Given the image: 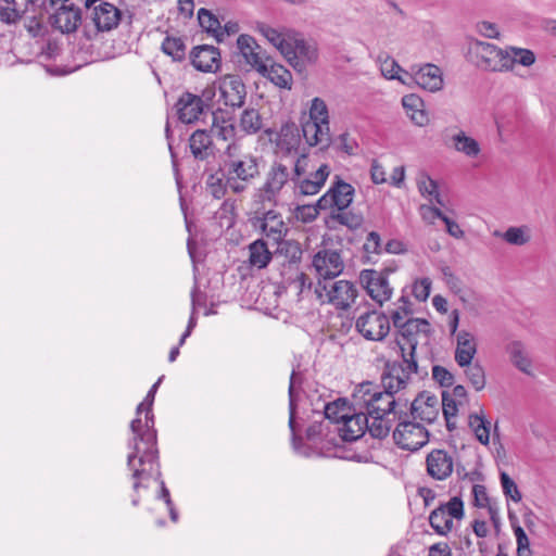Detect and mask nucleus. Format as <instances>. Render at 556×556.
Listing matches in <instances>:
<instances>
[{"label":"nucleus","instance_id":"obj_38","mask_svg":"<svg viewBox=\"0 0 556 556\" xmlns=\"http://www.w3.org/2000/svg\"><path fill=\"white\" fill-rule=\"evenodd\" d=\"M200 26L207 33L213 34L218 42L223 41V31L219 20L208 10L201 8L198 12Z\"/></svg>","mask_w":556,"mask_h":556},{"label":"nucleus","instance_id":"obj_36","mask_svg":"<svg viewBox=\"0 0 556 556\" xmlns=\"http://www.w3.org/2000/svg\"><path fill=\"white\" fill-rule=\"evenodd\" d=\"M352 412L353 401L351 402V406H349L345 399H338L331 403H327L324 408L325 418L334 424H342Z\"/></svg>","mask_w":556,"mask_h":556},{"label":"nucleus","instance_id":"obj_20","mask_svg":"<svg viewBox=\"0 0 556 556\" xmlns=\"http://www.w3.org/2000/svg\"><path fill=\"white\" fill-rule=\"evenodd\" d=\"M219 101L230 108H241L244 104L247 89L239 75H226L219 81Z\"/></svg>","mask_w":556,"mask_h":556},{"label":"nucleus","instance_id":"obj_54","mask_svg":"<svg viewBox=\"0 0 556 556\" xmlns=\"http://www.w3.org/2000/svg\"><path fill=\"white\" fill-rule=\"evenodd\" d=\"M432 378L441 386V387H451L454 383V376L446 368L434 365L432 367Z\"/></svg>","mask_w":556,"mask_h":556},{"label":"nucleus","instance_id":"obj_24","mask_svg":"<svg viewBox=\"0 0 556 556\" xmlns=\"http://www.w3.org/2000/svg\"><path fill=\"white\" fill-rule=\"evenodd\" d=\"M190 61L198 71L215 73L220 67V52L213 46H198L191 50Z\"/></svg>","mask_w":556,"mask_h":556},{"label":"nucleus","instance_id":"obj_21","mask_svg":"<svg viewBox=\"0 0 556 556\" xmlns=\"http://www.w3.org/2000/svg\"><path fill=\"white\" fill-rule=\"evenodd\" d=\"M371 419L364 409H356L346 416L342 426L339 427V433L343 441H356L362 438L366 431L370 433Z\"/></svg>","mask_w":556,"mask_h":556},{"label":"nucleus","instance_id":"obj_60","mask_svg":"<svg viewBox=\"0 0 556 556\" xmlns=\"http://www.w3.org/2000/svg\"><path fill=\"white\" fill-rule=\"evenodd\" d=\"M21 18V14L16 9L13 8H1L0 9V21L7 24L16 23Z\"/></svg>","mask_w":556,"mask_h":556},{"label":"nucleus","instance_id":"obj_35","mask_svg":"<svg viewBox=\"0 0 556 556\" xmlns=\"http://www.w3.org/2000/svg\"><path fill=\"white\" fill-rule=\"evenodd\" d=\"M249 262L260 269L266 267L271 260V253L263 239H257L249 245Z\"/></svg>","mask_w":556,"mask_h":556},{"label":"nucleus","instance_id":"obj_6","mask_svg":"<svg viewBox=\"0 0 556 556\" xmlns=\"http://www.w3.org/2000/svg\"><path fill=\"white\" fill-rule=\"evenodd\" d=\"M315 293L323 303L333 305L338 309H348L358 295L356 285L350 280L317 281Z\"/></svg>","mask_w":556,"mask_h":556},{"label":"nucleus","instance_id":"obj_59","mask_svg":"<svg viewBox=\"0 0 556 556\" xmlns=\"http://www.w3.org/2000/svg\"><path fill=\"white\" fill-rule=\"evenodd\" d=\"M508 518H509V521H510V525L513 527L514 534L516 538V554H517V556H521V554H522V551H521V525L519 523L517 515L515 513H513L509 508H508Z\"/></svg>","mask_w":556,"mask_h":556},{"label":"nucleus","instance_id":"obj_3","mask_svg":"<svg viewBox=\"0 0 556 556\" xmlns=\"http://www.w3.org/2000/svg\"><path fill=\"white\" fill-rule=\"evenodd\" d=\"M260 157L231 143L228 144L222 155L219 172L227 177L229 191L233 194H241L254 185L261 176Z\"/></svg>","mask_w":556,"mask_h":556},{"label":"nucleus","instance_id":"obj_37","mask_svg":"<svg viewBox=\"0 0 556 556\" xmlns=\"http://www.w3.org/2000/svg\"><path fill=\"white\" fill-rule=\"evenodd\" d=\"M454 149L469 157H476L480 153L479 142L460 130L452 137Z\"/></svg>","mask_w":556,"mask_h":556},{"label":"nucleus","instance_id":"obj_18","mask_svg":"<svg viewBox=\"0 0 556 556\" xmlns=\"http://www.w3.org/2000/svg\"><path fill=\"white\" fill-rule=\"evenodd\" d=\"M141 454H138L136 459L134 460V467L129 468L132 471V479L135 480L132 484V489L135 492H138L140 488H148V485L143 484V480L149 479L151 477L154 478L155 481L160 484V493L157 498L165 500L170 497L169 490L167 489L164 480L162 479V472L160 469L159 457L155 462L141 464L139 460Z\"/></svg>","mask_w":556,"mask_h":556},{"label":"nucleus","instance_id":"obj_13","mask_svg":"<svg viewBox=\"0 0 556 556\" xmlns=\"http://www.w3.org/2000/svg\"><path fill=\"white\" fill-rule=\"evenodd\" d=\"M400 81L406 86L417 85L431 92L439 91L443 87L442 71L431 63L420 66L413 65L409 72H405V77L400 78Z\"/></svg>","mask_w":556,"mask_h":556},{"label":"nucleus","instance_id":"obj_57","mask_svg":"<svg viewBox=\"0 0 556 556\" xmlns=\"http://www.w3.org/2000/svg\"><path fill=\"white\" fill-rule=\"evenodd\" d=\"M430 290L431 280L429 278H422L413 286V294L418 301H426L430 294Z\"/></svg>","mask_w":556,"mask_h":556},{"label":"nucleus","instance_id":"obj_17","mask_svg":"<svg viewBox=\"0 0 556 556\" xmlns=\"http://www.w3.org/2000/svg\"><path fill=\"white\" fill-rule=\"evenodd\" d=\"M356 330L367 340L381 341L390 331L388 316L378 311L362 314L355 324Z\"/></svg>","mask_w":556,"mask_h":556},{"label":"nucleus","instance_id":"obj_53","mask_svg":"<svg viewBox=\"0 0 556 556\" xmlns=\"http://www.w3.org/2000/svg\"><path fill=\"white\" fill-rule=\"evenodd\" d=\"M475 28L479 35L489 39H497L501 35L497 24L489 21H480L476 23Z\"/></svg>","mask_w":556,"mask_h":556},{"label":"nucleus","instance_id":"obj_5","mask_svg":"<svg viewBox=\"0 0 556 556\" xmlns=\"http://www.w3.org/2000/svg\"><path fill=\"white\" fill-rule=\"evenodd\" d=\"M391 319L393 326L397 329L395 342L400 348L401 356L406 353L408 358H415L419 338L428 339L431 331L430 324L421 318H408L405 320L400 311H393Z\"/></svg>","mask_w":556,"mask_h":556},{"label":"nucleus","instance_id":"obj_14","mask_svg":"<svg viewBox=\"0 0 556 556\" xmlns=\"http://www.w3.org/2000/svg\"><path fill=\"white\" fill-rule=\"evenodd\" d=\"M464 517V503L460 497L454 496L446 504H441L429 515V522L440 535H446L453 528V519Z\"/></svg>","mask_w":556,"mask_h":556},{"label":"nucleus","instance_id":"obj_11","mask_svg":"<svg viewBox=\"0 0 556 556\" xmlns=\"http://www.w3.org/2000/svg\"><path fill=\"white\" fill-rule=\"evenodd\" d=\"M290 177L289 169L286 165L275 163L269 168L266 180L254 194V204H270L277 203V195L288 182Z\"/></svg>","mask_w":556,"mask_h":556},{"label":"nucleus","instance_id":"obj_41","mask_svg":"<svg viewBox=\"0 0 556 556\" xmlns=\"http://www.w3.org/2000/svg\"><path fill=\"white\" fill-rule=\"evenodd\" d=\"M161 49L173 61L180 62L186 58V45L181 38L167 36L163 40Z\"/></svg>","mask_w":556,"mask_h":556},{"label":"nucleus","instance_id":"obj_58","mask_svg":"<svg viewBox=\"0 0 556 556\" xmlns=\"http://www.w3.org/2000/svg\"><path fill=\"white\" fill-rule=\"evenodd\" d=\"M505 349L510 362L517 369L521 370V343L519 341H511Z\"/></svg>","mask_w":556,"mask_h":556},{"label":"nucleus","instance_id":"obj_27","mask_svg":"<svg viewBox=\"0 0 556 556\" xmlns=\"http://www.w3.org/2000/svg\"><path fill=\"white\" fill-rule=\"evenodd\" d=\"M302 136L309 147H319L326 150L331 146L330 128L314 121L306 119L302 122Z\"/></svg>","mask_w":556,"mask_h":556},{"label":"nucleus","instance_id":"obj_29","mask_svg":"<svg viewBox=\"0 0 556 556\" xmlns=\"http://www.w3.org/2000/svg\"><path fill=\"white\" fill-rule=\"evenodd\" d=\"M301 144L300 129L293 122L282 124L276 138V146L283 154L298 152Z\"/></svg>","mask_w":556,"mask_h":556},{"label":"nucleus","instance_id":"obj_32","mask_svg":"<svg viewBox=\"0 0 556 556\" xmlns=\"http://www.w3.org/2000/svg\"><path fill=\"white\" fill-rule=\"evenodd\" d=\"M81 22V13L74 5H62L53 15V25L62 33H73Z\"/></svg>","mask_w":556,"mask_h":556},{"label":"nucleus","instance_id":"obj_43","mask_svg":"<svg viewBox=\"0 0 556 556\" xmlns=\"http://www.w3.org/2000/svg\"><path fill=\"white\" fill-rule=\"evenodd\" d=\"M206 188L215 199H222L229 190L227 177L219 169L207 176Z\"/></svg>","mask_w":556,"mask_h":556},{"label":"nucleus","instance_id":"obj_64","mask_svg":"<svg viewBox=\"0 0 556 556\" xmlns=\"http://www.w3.org/2000/svg\"><path fill=\"white\" fill-rule=\"evenodd\" d=\"M428 556H452V551L446 543H435L429 547Z\"/></svg>","mask_w":556,"mask_h":556},{"label":"nucleus","instance_id":"obj_30","mask_svg":"<svg viewBox=\"0 0 556 556\" xmlns=\"http://www.w3.org/2000/svg\"><path fill=\"white\" fill-rule=\"evenodd\" d=\"M455 362L459 367L470 365L477 353V343L472 333L462 330L456 334Z\"/></svg>","mask_w":556,"mask_h":556},{"label":"nucleus","instance_id":"obj_4","mask_svg":"<svg viewBox=\"0 0 556 556\" xmlns=\"http://www.w3.org/2000/svg\"><path fill=\"white\" fill-rule=\"evenodd\" d=\"M468 55L478 68L489 72H506L511 70L516 62L521 63V48L502 49L475 38L469 39Z\"/></svg>","mask_w":556,"mask_h":556},{"label":"nucleus","instance_id":"obj_45","mask_svg":"<svg viewBox=\"0 0 556 556\" xmlns=\"http://www.w3.org/2000/svg\"><path fill=\"white\" fill-rule=\"evenodd\" d=\"M469 427L475 432L477 440L486 445L490 441V422L483 416L471 414L469 415Z\"/></svg>","mask_w":556,"mask_h":556},{"label":"nucleus","instance_id":"obj_55","mask_svg":"<svg viewBox=\"0 0 556 556\" xmlns=\"http://www.w3.org/2000/svg\"><path fill=\"white\" fill-rule=\"evenodd\" d=\"M319 211L323 210L317 206V202L315 205H300L296 207V218L303 223H311L317 218Z\"/></svg>","mask_w":556,"mask_h":556},{"label":"nucleus","instance_id":"obj_9","mask_svg":"<svg viewBox=\"0 0 556 556\" xmlns=\"http://www.w3.org/2000/svg\"><path fill=\"white\" fill-rule=\"evenodd\" d=\"M255 205L256 208L249 217L251 226L260 230L268 239L277 243L280 242L288 231L281 214L273 208H266V204Z\"/></svg>","mask_w":556,"mask_h":556},{"label":"nucleus","instance_id":"obj_44","mask_svg":"<svg viewBox=\"0 0 556 556\" xmlns=\"http://www.w3.org/2000/svg\"><path fill=\"white\" fill-rule=\"evenodd\" d=\"M464 368L465 376L472 386V388L478 392L483 390L486 383V377L483 366L480 363L476 362L470 363V365H466Z\"/></svg>","mask_w":556,"mask_h":556},{"label":"nucleus","instance_id":"obj_39","mask_svg":"<svg viewBox=\"0 0 556 556\" xmlns=\"http://www.w3.org/2000/svg\"><path fill=\"white\" fill-rule=\"evenodd\" d=\"M239 126L248 135L258 132L263 128V118L255 109H245L240 117Z\"/></svg>","mask_w":556,"mask_h":556},{"label":"nucleus","instance_id":"obj_7","mask_svg":"<svg viewBox=\"0 0 556 556\" xmlns=\"http://www.w3.org/2000/svg\"><path fill=\"white\" fill-rule=\"evenodd\" d=\"M412 374H418L417 361L416 358H408L407 354L404 353L401 362H386L380 376L381 387L396 394L407 387Z\"/></svg>","mask_w":556,"mask_h":556},{"label":"nucleus","instance_id":"obj_16","mask_svg":"<svg viewBox=\"0 0 556 556\" xmlns=\"http://www.w3.org/2000/svg\"><path fill=\"white\" fill-rule=\"evenodd\" d=\"M312 266L318 281H329L343 273L344 261L339 251L324 249L314 254Z\"/></svg>","mask_w":556,"mask_h":556},{"label":"nucleus","instance_id":"obj_46","mask_svg":"<svg viewBox=\"0 0 556 556\" xmlns=\"http://www.w3.org/2000/svg\"><path fill=\"white\" fill-rule=\"evenodd\" d=\"M331 218L342 226L348 227L350 230H356L362 227L364 217L362 213L337 211L331 214Z\"/></svg>","mask_w":556,"mask_h":556},{"label":"nucleus","instance_id":"obj_63","mask_svg":"<svg viewBox=\"0 0 556 556\" xmlns=\"http://www.w3.org/2000/svg\"><path fill=\"white\" fill-rule=\"evenodd\" d=\"M443 223L445 224L446 231L450 236H452L456 239H460L464 237L465 232L463 231V229L459 227V225L456 222H454L450 217H444Z\"/></svg>","mask_w":556,"mask_h":556},{"label":"nucleus","instance_id":"obj_40","mask_svg":"<svg viewBox=\"0 0 556 556\" xmlns=\"http://www.w3.org/2000/svg\"><path fill=\"white\" fill-rule=\"evenodd\" d=\"M257 29L282 54L289 55L291 53V46L286 41L281 33L266 24H260Z\"/></svg>","mask_w":556,"mask_h":556},{"label":"nucleus","instance_id":"obj_25","mask_svg":"<svg viewBox=\"0 0 556 556\" xmlns=\"http://www.w3.org/2000/svg\"><path fill=\"white\" fill-rule=\"evenodd\" d=\"M123 12L114 4L101 1L92 8V21L99 31H110L118 26Z\"/></svg>","mask_w":556,"mask_h":556},{"label":"nucleus","instance_id":"obj_50","mask_svg":"<svg viewBox=\"0 0 556 556\" xmlns=\"http://www.w3.org/2000/svg\"><path fill=\"white\" fill-rule=\"evenodd\" d=\"M380 68L382 75L388 79L400 80L401 77H405L406 71L402 70L397 62L390 56H386V59L381 62Z\"/></svg>","mask_w":556,"mask_h":556},{"label":"nucleus","instance_id":"obj_47","mask_svg":"<svg viewBox=\"0 0 556 556\" xmlns=\"http://www.w3.org/2000/svg\"><path fill=\"white\" fill-rule=\"evenodd\" d=\"M331 146L338 152L344 153L346 155H354L358 149L357 141L351 137L349 132H342L336 138H331Z\"/></svg>","mask_w":556,"mask_h":556},{"label":"nucleus","instance_id":"obj_62","mask_svg":"<svg viewBox=\"0 0 556 556\" xmlns=\"http://www.w3.org/2000/svg\"><path fill=\"white\" fill-rule=\"evenodd\" d=\"M503 239L511 244H521V227H510L503 233Z\"/></svg>","mask_w":556,"mask_h":556},{"label":"nucleus","instance_id":"obj_19","mask_svg":"<svg viewBox=\"0 0 556 556\" xmlns=\"http://www.w3.org/2000/svg\"><path fill=\"white\" fill-rule=\"evenodd\" d=\"M176 109L179 121L191 124L208 112V103L203 97L186 91L178 98Z\"/></svg>","mask_w":556,"mask_h":556},{"label":"nucleus","instance_id":"obj_2","mask_svg":"<svg viewBox=\"0 0 556 556\" xmlns=\"http://www.w3.org/2000/svg\"><path fill=\"white\" fill-rule=\"evenodd\" d=\"M164 379L161 376L150 388L143 401L137 406V418L130 422L132 438L129 439L127 446L131 452L127 456V467H134V460L138 454H141L139 460L141 464L155 462L157 458V433L154 428V414L152 410L155 394Z\"/></svg>","mask_w":556,"mask_h":556},{"label":"nucleus","instance_id":"obj_42","mask_svg":"<svg viewBox=\"0 0 556 556\" xmlns=\"http://www.w3.org/2000/svg\"><path fill=\"white\" fill-rule=\"evenodd\" d=\"M460 405L458 401L453 399L447 391L442 392V403L440 404V408H442L443 416L446 422V428L448 431H453L456 428L453 419L456 417L458 408Z\"/></svg>","mask_w":556,"mask_h":556},{"label":"nucleus","instance_id":"obj_56","mask_svg":"<svg viewBox=\"0 0 556 556\" xmlns=\"http://www.w3.org/2000/svg\"><path fill=\"white\" fill-rule=\"evenodd\" d=\"M473 503L477 507L486 508L493 502L486 493V489L482 484H473L472 486Z\"/></svg>","mask_w":556,"mask_h":556},{"label":"nucleus","instance_id":"obj_31","mask_svg":"<svg viewBox=\"0 0 556 556\" xmlns=\"http://www.w3.org/2000/svg\"><path fill=\"white\" fill-rule=\"evenodd\" d=\"M189 148L193 157L205 161L214 155V143L211 135L203 129H197L189 138Z\"/></svg>","mask_w":556,"mask_h":556},{"label":"nucleus","instance_id":"obj_15","mask_svg":"<svg viewBox=\"0 0 556 556\" xmlns=\"http://www.w3.org/2000/svg\"><path fill=\"white\" fill-rule=\"evenodd\" d=\"M402 414L420 424H432L440 414L439 399L428 391H422L410 403L408 410L403 408Z\"/></svg>","mask_w":556,"mask_h":556},{"label":"nucleus","instance_id":"obj_10","mask_svg":"<svg viewBox=\"0 0 556 556\" xmlns=\"http://www.w3.org/2000/svg\"><path fill=\"white\" fill-rule=\"evenodd\" d=\"M393 268H384L383 270L363 269L359 273V282L366 290L367 294L378 304L382 305L392 296L393 289L390 287L388 277L393 273Z\"/></svg>","mask_w":556,"mask_h":556},{"label":"nucleus","instance_id":"obj_48","mask_svg":"<svg viewBox=\"0 0 556 556\" xmlns=\"http://www.w3.org/2000/svg\"><path fill=\"white\" fill-rule=\"evenodd\" d=\"M418 190L424 197H430L435 203L443 205V201L438 190V184L431 179L428 175L422 174L417 182Z\"/></svg>","mask_w":556,"mask_h":556},{"label":"nucleus","instance_id":"obj_12","mask_svg":"<svg viewBox=\"0 0 556 556\" xmlns=\"http://www.w3.org/2000/svg\"><path fill=\"white\" fill-rule=\"evenodd\" d=\"M354 194V187L336 175L330 188L317 200V206L323 211L330 208L343 211L352 204Z\"/></svg>","mask_w":556,"mask_h":556},{"label":"nucleus","instance_id":"obj_34","mask_svg":"<svg viewBox=\"0 0 556 556\" xmlns=\"http://www.w3.org/2000/svg\"><path fill=\"white\" fill-rule=\"evenodd\" d=\"M402 104L416 125L424 126L428 123V116L422 110L424 101L420 97L413 93L406 94L402 99Z\"/></svg>","mask_w":556,"mask_h":556},{"label":"nucleus","instance_id":"obj_1","mask_svg":"<svg viewBox=\"0 0 556 556\" xmlns=\"http://www.w3.org/2000/svg\"><path fill=\"white\" fill-rule=\"evenodd\" d=\"M394 395L388 390H379L370 381L358 384L353 392V407L369 415L370 435L375 439L387 438L403 408H407V401Z\"/></svg>","mask_w":556,"mask_h":556},{"label":"nucleus","instance_id":"obj_49","mask_svg":"<svg viewBox=\"0 0 556 556\" xmlns=\"http://www.w3.org/2000/svg\"><path fill=\"white\" fill-rule=\"evenodd\" d=\"M309 121L317 122L329 127V114L326 102L320 98H314L309 108Z\"/></svg>","mask_w":556,"mask_h":556},{"label":"nucleus","instance_id":"obj_23","mask_svg":"<svg viewBox=\"0 0 556 556\" xmlns=\"http://www.w3.org/2000/svg\"><path fill=\"white\" fill-rule=\"evenodd\" d=\"M303 378L300 372L295 369L292 370L290 375V382L288 389L289 396V429L291 431V443L292 447L296 453H303L301 451L302 446V438L296 434V401L299 396V389H301Z\"/></svg>","mask_w":556,"mask_h":556},{"label":"nucleus","instance_id":"obj_22","mask_svg":"<svg viewBox=\"0 0 556 556\" xmlns=\"http://www.w3.org/2000/svg\"><path fill=\"white\" fill-rule=\"evenodd\" d=\"M237 47L248 64L256 72L266 71V61H270L262 47L250 36L242 34L237 39Z\"/></svg>","mask_w":556,"mask_h":556},{"label":"nucleus","instance_id":"obj_26","mask_svg":"<svg viewBox=\"0 0 556 556\" xmlns=\"http://www.w3.org/2000/svg\"><path fill=\"white\" fill-rule=\"evenodd\" d=\"M427 472L435 480H445L453 472V458L444 450H433L426 458Z\"/></svg>","mask_w":556,"mask_h":556},{"label":"nucleus","instance_id":"obj_28","mask_svg":"<svg viewBox=\"0 0 556 556\" xmlns=\"http://www.w3.org/2000/svg\"><path fill=\"white\" fill-rule=\"evenodd\" d=\"M330 175V168L327 164H321L314 173V180L311 178H291L294 182L295 192L302 195L317 194L324 187L326 180Z\"/></svg>","mask_w":556,"mask_h":556},{"label":"nucleus","instance_id":"obj_8","mask_svg":"<svg viewBox=\"0 0 556 556\" xmlns=\"http://www.w3.org/2000/svg\"><path fill=\"white\" fill-rule=\"evenodd\" d=\"M393 431L395 444L406 451H418L429 441V432L425 426L410 419L405 414H400Z\"/></svg>","mask_w":556,"mask_h":556},{"label":"nucleus","instance_id":"obj_61","mask_svg":"<svg viewBox=\"0 0 556 556\" xmlns=\"http://www.w3.org/2000/svg\"><path fill=\"white\" fill-rule=\"evenodd\" d=\"M370 177L372 182L376 185L386 182V172L377 161H374L371 164Z\"/></svg>","mask_w":556,"mask_h":556},{"label":"nucleus","instance_id":"obj_33","mask_svg":"<svg viewBox=\"0 0 556 556\" xmlns=\"http://www.w3.org/2000/svg\"><path fill=\"white\" fill-rule=\"evenodd\" d=\"M263 77L269 79L274 85L279 88L290 90L292 87V74L283 65L276 64L270 61H266V71L257 72Z\"/></svg>","mask_w":556,"mask_h":556},{"label":"nucleus","instance_id":"obj_51","mask_svg":"<svg viewBox=\"0 0 556 556\" xmlns=\"http://www.w3.org/2000/svg\"><path fill=\"white\" fill-rule=\"evenodd\" d=\"M501 483L503 492L507 497H510L514 502L521 501V493L519 492L518 485L506 472H501Z\"/></svg>","mask_w":556,"mask_h":556},{"label":"nucleus","instance_id":"obj_52","mask_svg":"<svg viewBox=\"0 0 556 556\" xmlns=\"http://www.w3.org/2000/svg\"><path fill=\"white\" fill-rule=\"evenodd\" d=\"M363 250L367 254H381L383 248L381 237L377 231H370L367 235Z\"/></svg>","mask_w":556,"mask_h":556}]
</instances>
